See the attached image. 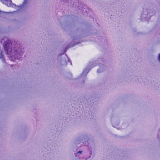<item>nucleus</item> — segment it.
Instances as JSON below:
<instances>
[{"instance_id": "f257e3e1", "label": "nucleus", "mask_w": 160, "mask_h": 160, "mask_svg": "<svg viewBox=\"0 0 160 160\" xmlns=\"http://www.w3.org/2000/svg\"><path fill=\"white\" fill-rule=\"evenodd\" d=\"M11 44L10 43H8L7 42V43H6L3 45V46L4 48V50H8V49L9 48V47L10 46V45Z\"/></svg>"}, {"instance_id": "f03ea898", "label": "nucleus", "mask_w": 160, "mask_h": 160, "mask_svg": "<svg viewBox=\"0 0 160 160\" xmlns=\"http://www.w3.org/2000/svg\"><path fill=\"white\" fill-rule=\"evenodd\" d=\"M4 56L2 53V52L0 53V59H3L4 58Z\"/></svg>"}, {"instance_id": "7ed1b4c3", "label": "nucleus", "mask_w": 160, "mask_h": 160, "mask_svg": "<svg viewBox=\"0 0 160 160\" xmlns=\"http://www.w3.org/2000/svg\"><path fill=\"white\" fill-rule=\"evenodd\" d=\"M158 58L159 60L160 61V54H159Z\"/></svg>"}, {"instance_id": "20e7f679", "label": "nucleus", "mask_w": 160, "mask_h": 160, "mask_svg": "<svg viewBox=\"0 0 160 160\" xmlns=\"http://www.w3.org/2000/svg\"><path fill=\"white\" fill-rule=\"evenodd\" d=\"M82 152V151H79L78 152V153H81V152Z\"/></svg>"}, {"instance_id": "39448f33", "label": "nucleus", "mask_w": 160, "mask_h": 160, "mask_svg": "<svg viewBox=\"0 0 160 160\" xmlns=\"http://www.w3.org/2000/svg\"><path fill=\"white\" fill-rule=\"evenodd\" d=\"M6 51L7 53L9 51L7 50V51Z\"/></svg>"}]
</instances>
